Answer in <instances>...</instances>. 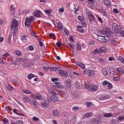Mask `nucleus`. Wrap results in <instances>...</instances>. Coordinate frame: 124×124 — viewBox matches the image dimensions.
<instances>
[{
	"label": "nucleus",
	"mask_w": 124,
	"mask_h": 124,
	"mask_svg": "<svg viewBox=\"0 0 124 124\" xmlns=\"http://www.w3.org/2000/svg\"><path fill=\"white\" fill-rule=\"evenodd\" d=\"M89 20L88 22L89 24H91V25H93V22L95 21V18H94V16L93 17H89Z\"/></svg>",
	"instance_id": "nucleus-17"
},
{
	"label": "nucleus",
	"mask_w": 124,
	"mask_h": 124,
	"mask_svg": "<svg viewBox=\"0 0 124 124\" xmlns=\"http://www.w3.org/2000/svg\"><path fill=\"white\" fill-rule=\"evenodd\" d=\"M42 13L41 11L39 10H37L35 13H34V16H36V17H40V14Z\"/></svg>",
	"instance_id": "nucleus-25"
},
{
	"label": "nucleus",
	"mask_w": 124,
	"mask_h": 124,
	"mask_svg": "<svg viewBox=\"0 0 124 124\" xmlns=\"http://www.w3.org/2000/svg\"><path fill=\"white\" fill-rule=\"evenodd\" d=\"M16 123L17 124H24V123L21 120H17Z\"/></svg>",
	"instance_id": "nucleus-58"
},
{
	"label": "nucleus",
	"mask_w": 124,
	"mask_h": 124,
	"mask_svg": "<svg viewBox=\"0 0 124 124\" xmlns=\"http://www.w3.org/2000/svg\"><path fill=\"white\" fill-rule=\"evenodd\" d=\"M101 121V118H95L91 120V123H99Z\"/></svg>",
	"instance_id": "nucleus-13"
},
{
	"label": "nucleus",
	"mask_w": 124,
	"mask_h": 124,
	"mask_svg": "<svg viewBox=\"0 0 124 124\" xmlns=\"http://www.w3.org/2000/svg\"><path fill=\"white\" fill-rule=\"evenodd\" d=\"M5 111H10V108L9 107V106H6L5 108Z\"/></svg>",
	"instance_id": "nucleus-64"
},
{
	"label": "nucleus",
	"mask_w": 124,
	"mask_h": 124,
	"mask_svg": "<svg viewBox=\"0 0 124 124\" xmlns=\"http://www.w3.org/2000/svg\"><path fill=\"white\" fill-rule=\"evenodd\" d=\"M73 74H74V75H75V76H80L81 75V74L78 73L75 71L73 72Z\"/></svg>",
	"instance_id": "nucleus-48"
},
{
	"label": "nucleus",
	"mask_w": 124,
	"mask_h": 124,
	"mask_svg": "<svg viewBox=\"0 0 124 124\" xmlns=\"http://www.w3.org/2000/svg\"><path fill=\"white\" fill-rule=\"evenodd\" d=\"M73 110H74V112H77L78 110H79V107H73L72 108Z\"/></svg>",
	"instance_id": "nucleus-39"
},
{
	"label": "nucleus",
	"mask_w": 124,
	"mask_h": 124,
	"mask_svg": "<svg viewBox=\"0 0 124 124\" xmlns=\"http://www.w3.org/2000/svg\"><path fill=\"white\" fill-rule=\"evenodd\" d=\"M51 100L53 101V102H56L58 101V97L56 96H51Z\"/></svg>",
	"instance_id": "nucleus-30"
},
{
	"label": "nucleus",
	"mask_w": 124,
	"mask_h": 124,
	"mask_svg": "<svg viewBox=\"0 0 124 124\" xmlns=\"http://www.w3.org/2000/svg\"><path fill=\"white\" fill-rule=\"evenodd\" d=\"M24 93H27V94H31V91L26 90L24 92Z\"/></svg>",
	"instance_id": "nucleus-52"
},
{
	"label": "nucleus",
	"mask_w": 124,
	"mask_h": 124,
	"mask_svg": "<svg viewBox=\"0 0 124 124\" xmlns=\"http://www.w3.org/2000/svg\"><path fill=\"white\" fill-rule=\"evenodd\" d=\"M92 116H93V113L92 112L86 113L84 115L83 118L87 119V118H90V117H92Z\"/></svg>",
	"instance_id": "nucleus-14"
},
{
	"label": "nucleus",
	"mask_w": 124,
	"mask_h": 124,
	"mask_svg": "<svg viewBox=\"0 0 124 124\" xmlns=\"http://www.w3.org/2000/svg\"><path fill=\"white\" fill-rule=\"evenodd\" d=\"M34 99H37L38 100H40L41 99V94L39 93H37L34 95L33 96Z\"/></svg>",
	"instance_id": "nucleus-15"
},
{
	"label": "nucleus",
	"mask_w": 124,
	"mask_h": 124,
	"mask_svg": "<svg viewBox=\"0 0 124 124\" xmlns=\"http://www.w3.org/2000/svg\"><path fill=\"white\" fill-rule=\"evenodd\" d=\"M77 49L78 51H80L81 49H82L81 47V44H80L79 42L77 43Z\"/></svg>",
	"instance_id": "nucleus-26"
},
{
	"label": "nucleus",
	"mask_w": 124,
	"mask_h": 124,
	"mask_svg": "<svg viewBox=\"0 0 124 124\" xmlns=\"http://www.w3.org/2000/svg\"><path fill=\"white\" fill-rule=\"evenodd\" d=\"M112 88H113V85H112V84L109 82V83H108V89L111 90V89H112Z\"/></svg>",
	"instance_id": "nucleus-49"
},
{
	"label": "nucleus",
	"mask_w": 124,
	"mask_h": 124,
	"mask_svg": "<svg viewBox=\"0 0 124 124\" xmlns=\"http://www.w3.org/2000/svg\"><path fill=\"white\" fill-rule=\"evenodd\" d=\"M92 85L86 84V85H85V88H86V89H90V90H91V88H92Z\"/></svg>",
	"instance_id": "nucleus-47"
},
{
	"label": "nucleus",
	"mask_w": 124,
	"mask_h": 124,
	"mask_svg": "<svg viewBox=\"0 0 124 124\" xmlns=\"http://www.w3.org/2000/svg\"><path fill=\"white\" fill-rule=\"evenodd\" d=\"M97 19H98V21L101 23H103V20H102V18H101V17L99 16H96Z\"/></svg>",
	"instance_id": "nucleus-35"
},
{
	"label": "nucleus",
	"mask_w": 124,
	"mask_h": 124,
	"mask_svg": "<svg viewBox=\"0 0 124 124\" xmlns=\"http://www.w3.org/2000/svg\"><path fill=\"white\" fill-rule=\"evenodd\" d=\"M88 17H89V18H92L94 16H93V14H92V13L89 12L88 13Z\"/></svg>",
	"instance_id": "nucleus-53"
},
{
	"label": "nucleus",
	"mask_w": 124,
	"mask_h": 124,
	"mask_svg": "<svg viewBox=\"0 0 124 124\" xmlns=\"http://www.w3.org/2000/svg\"><path fill=\"white\" fill-rule=\"evenodd\" d=\"M51 81L52 82H55V81H59V78H54L51 79Z\"/></svg>",
	"instance_id": "nucleus-62"
},
{
	"label": "nucleus",
	"mask_w": 124,
	"mask_h": 124,
	"mask_svg": "<svg viewBox=\"0 0 124 124\" xmlns=\"http://www.w3.org/2000/svg\"><path fill=\"white\" fill-rule=\"evenodd\" d=\"M110 41V37L109 36H104V37L102 39V40L101 41V42H104V43H108Z\"/></svg>",
	"instance_id": "nucleus-8"
},
{
	"label": "nucleus",
	"mask_w": 124,
	"mask_h": 124,
	"mask_svg": "<svg viewBox=\"0 0 124 124\" xmlns=\"http://www.w3.org/2000/svg\"><path fill=\"white\" fill-rule=\"evenodd\" d=\"M63 11H64V8L61 7L59 9V12H60L61 13H62L63 12Z\"/></svg>",
	"instance_id": "nucleus-61"
},
{
	"label": "nucleus",
	"mask_w": 124,
	"mask_h": 124,
	"mask_svg": "<svg viewBox=\"0 0 124 124\" xmlns=\"http://www.w3.org/2000/svg\"><path fill=\"white\" fill-rule=\"evenodd\" d=\"M64 31L66 35H69V31H68L66 28L64 29Z\"/></svg>",
	"instance_id": "nucleus-42"
},
{
	"label": "nucleus",
	"mask_w": 124,
	"mask_h": 124,
	"mask_svg": "<svg viewBox=\"0 0 124 124\" xmlns=\"http://www.w3.org/2000/svg\"><path fill=\"white\" fill-rule=\"evenodd\" d=\"M117 71H118L119 73H120V74H124V70L121 68H118L117 69Z\"/></svg>",
	"instance_id": "nucleus-32"
},
{
	"label": "nucleus",
	"mask_w": 124,
	"mask_h": 124,
	"mask_svg": "<svg viewBox=\"0 0 124 124\" xmlns=\"http://www.w3.org/2000/svg\"><path fill=\"white\" fill-rule=\"evenodd\" d=\"M95 0H88L87 2L91 9H94Z\"/></svg>",
	"instance_id": "nucleus-4"
},
{
	"label": "nucleus",
	"mask_w": 124,
	"mask_h": 124,
	"mask_svg": "<svg viewBox=\"0 0 124 124\" xmlns=\"http://www.w3.org/2000/svg\"><path fill=\"white\" fill-rule=\"evenodd\" d=\"M110 82L107 80H105L102 82V85L104 86H107L108 85Z\"/></svg>",
	"instance_id": "nucleus-37"
},
{
	"label": "nucleus",
	"mask_w": 124,
	"mask_h": 124,
	"mask_svg": "<svg viewBox=\"0 0 124 124\" xmlns=\"http://www.w3.org/2000/svg\"><path fill=\"white\" fill-rule=\"evenodd\" d=\"M108 61H109V62H112V61H115V58L113 57H109Z\"/></svg>",
	"instance_id": "nucleus-56"
},
{
	"label": "nucleus",
	"mask_w": 124,
	"mask_h": 124,
	"mask_svg": "<svg viewBox=\"0 0 124 124\" xmlns=\"http://www.w3.org/2000/svg\"><path fill=\"white\" fill-rule=\"evenodd\" d=\"M97 40H98V41H100V42L102 40V39L104 37V36H102L98 34L97 35Z\"/></svg>",
	"instance_id": "nucleus-34"
},
{
	"label": "nucleus",
	"mask_w": 124,
	"mask_h": 124,
	"mask_svg": "<svg viewBox=\"0 0 124 124\" xmlns=\"http://www.w3.org/2000/svg\"><path fill=\"white\" fill-rule=\"evenodd\" d=\"M104 3L105 5H106L107 6H109L111 5V0H104Z\"/></svg>",
	"instance_id": "nucleus-18"
},
{
	"label": "nucleus",
	"mask_w": 124,
	"mask_h": 124,
	"mask_svg": "<svg viewBox=\"0 0 124 124\" xmlns=\"http://www.w3.org/2000/svg\"><path fill=\"white\" fill-rule=\"evenodd\" d=\"M62 43L60 41H58V43H56V46L57 47H61V45H62Z\"/></svg>",
	"instance_id": "nucleus-54"
},
{
	"label": "nucleus",
	"mask_w": 124,
	"mask_h": 124,
	"mask_svg": "<svg viewBox=\"0 0 124 124\" xmlns=\"http://www.w3.org/2000/svg\"><path fill=\"white\" fill-rule=\"evenodd\" d=\"M93 55H97L99 53V50H98L97 48L95 49L92 52Z\"/></svg>",
	"instance_id": "nucleus-29"
},
{
	"label": "nucleus",
	"mask_w": 124,
	"mask_h": 124,
	"mask_svg": "<svg viewBox=\"0 0 124 124\" xmlns=\"http://www.w3.org/2000/svg\"><path fill=\"white\" fill-rule=\"evenodd\" d=\"M16 54L17 56H21V55H22V52L19 50H16Z\"/></svg>",
	"instance_id": "nucleus-45"
},
{
	"label": "nucleus",
	"mask_w": 124,
	"mask_h": 124,
	"mask_svg": "<svg viewBox=\"0 0 124 124\" xmlns=\"http://www.w3.org/2000/svg\"><path fill=\"white\" fill-rule=\"evenodd\" d=\"M13 113H14L15 114H16V115H18V114H19L18 113V111H17V110L16 108L13 109Z\"/></svg>",
	"instance_id": "nucleus-60"
},
{
	"label": "nucleus",
	"mask_w": 124,
	"mask_h": 124,
	"mask_svg": "<svg viewBox=\"0 0 124 124\" xmlns=\"http://www.w3.org/2000/svg\"><path fill=\"white\" fill-rule=\"evenodd\" d=\"M48 69L50 70V71H57V70H59L60 69V66H56L55 67H48Z\"/></svg>",
	"instance_id": "nucleus-10"
},
{
	"label": "nucleus",
	"mask_w": 124,
	"mask_h": 124,
	"mask_svg": "<svg viewBox=\"0 0 124 124\" xmlns=\"http://www.w3.org/2000/svg\"><path fill=\"white\" fill-rule=\"evenodd\" d=\"M23 100L25 102L30 103V102L31 101V98H29V97L27 96H25L23 98Z\"/></svg>",
	"instance_id": "nucleus-22"
},
{
	"label": "nucleus",
	"mask_w": 124,
	"mask_h": 124,
	"mask_svg": "<svg viewBox=\"0 0 124 124\" xmlns=\"http://www.w3.org/2000/svg\"><path fill=\"white\" fill-rule=\"evenodd\" d=\"M94 6L95 8H96V10H97V11H98L99 12L101 13V11H102V8H103L101 5L98 4Z\"/></svg>",
	"instance_id": "nucleus-12"
},
{
	"label": "nucleus",
	"mask_w": 124,
	"mask_h": 124,
	"mask_svg": "<svg viewBox=\"0 0 124 124\" xmlns=\"http://www.w3.org/2000/svg\"><path fill=\"white\" fill-rule=\"evenodd\" d=\"M87 75L89 77H92V76H94V71L89 70L86 72Z\"/></svg>",
	"instance_id": "nucleus-9"
},
{
	"label": "nucleus",
	"mask_w": 124,
	"mask_h": 124,
	"mask_svg": "<svg viewBox=\"0 0 124 124\" xmlns=\"http://www.w3.org/2000/svg\"><path fill=\"white\" fill-rule=\"evenodd\" d=\"M7 90H9V91H12L13 90V87L11 86V85L8 84L7 86Z\"/></svg>",
	"instance_id": "nucleus-38"
},
{
	"label": "nucleus",
	"mask_w": 124,
	"mask_h": 124,
	"mask_svg": "<svg viewBox=\"0 0 124 124\" xmlns=\"http://www.w3.org/2000/svg\"><path fill=\"white\" fill-rule=\"evenodd\" d=\"M113 11L114 13H116V14L119 13V11L118 10V9H117L116 8L113 9Z\"/></svg>",
	"instance_id": "nucleus-63"
},
{
	"label": "nucleus",
	"mask_w": 124,
	"mask_h": 124,
	"mask_svg": "<svg viewBox=\"0 0 124 124\" xmlns=\"http://www.w3.org/2000/svg\"><path fill=\"white\" fill-rule=\"evenodd\" d=\"M105 52V48L102 47L99 49V53H104Z\"/></svg>",
	"instance_id": "nucleus-41"
},
{
	"label": "nucleus",
	"mask_w": 124,
	"mask_h": 124,
	"mask_svg": "<svg viewBox=\"0 0 124 124\" xmlns=\"http://www.w3.org/2000/svg\"><path fill=\"white\" fill-rule=\"evenodd\" d=\"M59 74H60L61 76H63V77H67V75H68V73L66 72H63V71L62 70H59Z\"/></svg>",
	"instance_id": "nucleus-7"
},
{
	"label": "nucleus",
	"mask_w": 124,
	"mask_h": 124,
	"mask_svg": "<svg viewBox=\"0 0 124 124\" xmlns=\"http://www.w3.org/2000/svg\"><path fill=\"white\" fill-rule=\"evenodd\" d=\"M34 77H35L34 76V75H33L32 74H30L27 76V78H28V79H29V80H31L32 78H34Z\"/></svg>",
	"instance_id": "nucleus-33"
},
{
	"label": "nucleus",
	"mask_w": 124,
	"mask_h": 124,
	"mask_svg": "<svg viewBox=\"0 0 124 124\" xmlns=\"http://www.w3.org/2000/svg\"><path fill=\"white\" fill-rule=\"evenodd\" d=\"M68 45L70 48H72V49H74V47H75L74 46V44H72L71 43H68Z\"/></svg>",
	"instance_id": "nucleus-50"
},
{
	"label": "nucleus",
	"mask_w": 124,
	"mask_h": 124,
	"mask_svg": "<svg viewBox=\"0 0 124 124\" xmlns=\"http://www.w3.org/2000/svg\"><path fill=\"white\" fill-rule=\"evenodd\" d=\"M50 93L51 94H52V96H57V95H58V93L55 92H54V91L52 90L51 92H50Z\"/></svg>",
	"instance_id": "nucleus-40"
},
{
	"label": "nucleus",
	"mask_w": 124,
	"mask_h": 124,
	"mask_svg": "<svg viewBox=\"0 0 124 124\" xmlns=\"http://www.w3.org/2000/svg\"><path fill=\"white\" fill-rule=\"evenodd\" d=\"M71 122L76 123V117L74 116H72L71 117Z\"/></svg>",
	"instance_id": "nucleus-36"
},
{
	"label": "nucleus",
	"mask_w": 124,
	"mask_h": 124,
	"mask_svg": "<svg viewBox=\"0 0 124 124\" xmlns=\"http://www.w3.org/2000/svg\"><path fill=\"white\" fill-rule=\"evenodd\" d=\"M29 48L30 49V51H33V50H34V48L32 46H29Z\"/></svg>",
	"instance_id": "nucleus-57"
},
{
	"label": "nucleus",
	"mask_w": 124,
	"mask_h": 124,
	"mask_svg": "<svg viewBox=\"0 0 124 124\" xmlns=\"http://www.w3.org/2000/svg\"><path fill=\"white\" fill-rule=\"evenodd\" d=\"M104 117L105 118H112V117H113V114H112V113H105Z\"/></svg>",
	"instance_id": "nucleus-19"
},
{
	"label": "nucleus",
	"mask_w": 124,
	"mask_h": 124,
	"mask_svg": "<svg viewBox=\"0 0 124 124\" xmlns=\"http://www.w3.org/2000/svg\"><path fill=\"white\" fill-rule=\"evenodd\" d=\"M52 113L54 116H56V117H59V116H60V114H59V111H58V110H53Z\"/></svg>",
	"instance_id": "nucleus-28"
},
{
	"label": "nucleus",
	"mask_w": 124,
	"mask_h": 124,
	"mask_svg": "<svg viewBox=\"0 0 124 124\" xmlns=\"http://www.w3.org/2000/svg\"><path fill=\"white\" fill-rule=\"evenodd\" d=\"M77 31L79 33H84V30L83 29H78Z\"/></svg>",
	"instance_id": "nucleus-51"
},
{
	"label": "nucleus",
	"mask_w": 124,
	"mask_h": 124,
	"mask_svg": "<svg viewBox=\"0 0 124 124\" xmlns=\"http://www.w3.org/2000/svg\"><path fill=\"white\" fill-rule=\"evenodd\" d=\"M98 86L97 85H92L91 86V88L90 89V91L91 92H96V90H97Z\"/></svg>",
	"instance_id": "nucleus-16"
},
{
	"label": "nucleus",
	"mask_w": 124,
	"mask_h": 124,
	"mask_svg": "<svg viewBox=\"0 0 124 124\" xmlns=\"http://www.w3.org/2000/svg\"><path fill=\"white\" fill-rule=\"evenodd\" d=\"M113 80H114V81H119L120 78H119V77H114Z\"/></svg>",
	"instance_id": "nucleus-55"
},
{
	"label": "nucleus",
	"mask_w": 124,
	"mask_h": 124,
	"mask_svg": "<svg viewBox=\"0 0 124 124\" xmlns=\"http://www.w3.org/2000/svg\"><path fill=\"white\" fill-rule=\"evenodd\" d=\"M31 18L27 17L25 19V27H30L31 26Z\"/></svg>",
	"instance_id": "nucleus-6"
},
{
	"label": "nucleus",
	"mask_w": 124,
	"mask_h": 124,
	"mask_svg": "<svg viewBox=\"0 0 124 124\" xmlns=\"http://www.w3.org/2000/svg\"><path fill=\"white\" fill-rule=\"evenodd\" d=\"M82 25L84 26V28H87V23L85 21H83L81 22Z\"/></svg>",
	"instance_id": "nucleus-59"
},
{
	"label": "nucleus",
	"mask_w": 124,
	"mask_h": 124,
	"mask_svg": "<svg viewBox=\"0 0 124 124\" xmlns=\"http://www.w3.org/2000/svg\"><path fill=\"white\" fill-rule=\"evenodd\" d=\"M109 98H110V96H109L108 94H106L104 96L100 97L99 99V100H106L107 99H109Z\"/></svg>",
	"instance_id": "nucleus-11"
},
{
	"label": "nucleus",
	"mask_w": 124,
	"mask_h": 124,
	"mask_svg": "<svg viewBox=\"0 0 124 124\" xmlns=\"http://www.w3.org/2000/svg\"><path fill=\"white\" fill-rule=\"evenodd\" d=\"M103 74L105 76H107L108 75V73H107V69H106V67H104L103 69Z\"/></svg>",
	"instance_id": "nucleus-23"
},
{
	"label": "nucleus",
	"mask_w": 124,
	"mask_h": 124,
	"mask_svg": "<svg viewBox=\"0 0 124 124\" xmlns=\"http://www.w3.org/2000/svg\"><path fill=\"white\" fill-rule=\"evenodd\" d=\"M58 28H59V29H60V30H62V23L61 22H59L58 23Z\"/></svg>",
	"instance_id": "nucleus-43"
},
{
	"label": "nucleus",
	"mask_w": 124,
	"mask_h": 124,
	"mask_svg": "<svg viewBox=\"0 0 124 124\" xmlns=\"http://www.w3.org/2000/svg\"><path fill=\"white\" fill-rule=\"evenodd\" d=\"M32 120L33 121H34V122H38V121H39V118L35 116H34L32 117Z\"/></svg>",
	"instance_id": "nucleus-44"
},
{
	"label": "nucleus",
	"mask_w": 124,
	"mask_h": 124,
	"mask_svg": "<svg viewBox=\"0 0 124 124\" xmlns=\"http://www.w3.org/2000/svg\"><path fill=\"white\" fill-rule=\"evenodd\" d=\"M100 34L101 35H108L107 36H112L113 32L111 31V30L109 28L104 29L103 31H100Z\"/></svg>",
	"instance_id": "nucleus-2"
},
{
	"label": "nucleus",
	"mask_w": 124,
	"mask_h": 124,
	"mask_svg": "<svg viewBox=\"0 0 124 124\" xmlns=\"http://www.w3.org/2000/svg\"><path fill=\"white\" fill-rule=\"evenodd\" d=\"M46 101L48 102V104H51V102H52V97L49 96H46Z\"/></svg>",
	"instance_id": "nucleus-24"
},
{
	"label": "nucleus",
	"mask_w": 124,
	"mask_h": 124,
	"mask_svg": "<svg viewBox=\"0 0 124 124\" xmlns=\"http://www.w3.org/2000/svg\"><path fill=\"white\" fill-rule=\"evenodd\" d=\"M52 10L51 9L46 10L45 12L47 14H51L52 13Z\"/></svg>",
	"instance_id": "nucleus-46"
},
{
	"label": "nucleus",
	"mask_w": 124,
	"mask_h": 124,
	"mask_svg": "<svg viewBox=\"0 0 124 124\" xmlns=\"http://www.w3.org/2000/svg\"><path fill=\"white\" fill-rule=\"evenodd\" d=\"M41 105L45 109H47V108H49V105L45 102H42Z\"/></svg>",
	"instance_id": "nucleus-21"
},
{
	"label": "nucleus",
	"mask_w": 124,
	"mask_h": 124,
	"mask_svg": "<svg viewBox=\"0 0 124 124\" xmlns=\"http://www.w3.org/2000/svg\"><path fill=\"white\" fill-rule=\"evenodd\" d=\"M11 9V15L12 16H14L15 15V11H16V8H15V6L14 5H11L10 7Z\"/></svg>",
	"instance_id": "nucleus-5"
},
{
	"label": "nucleus",
	"mask_w": 124,
	"mask_h": 124,
	"mask_svg": "<svg viewBox=\"0 0 124 124\" xmlns=\"http://www.w3.org/2000/svg\"><path fill=\"white\" fill-rule=\"evenodd\" d=\"M77 64H78V65H79L80 67L82 68V69H84L85 68V64H84L80 62H78L77 63Z\"/></svg>",
	"instance_id": "nucleus-27"
},
{
	"label": "nucleus",
	"mask_w": 124,
	"mask_h": 124,
	"mask_svg": "<svg viewBox=\"0 0 124 124\" xmlns=\"http://www.w3.org/2000/svg\"><path fill=\"white\" fill-rule=\"evenodd\" d=\"M28 38H29V36L27 35H24L21 37V39L22 41H24V40H25V41L27 42L28 41Z\"/></svg>",
	"instance_id": "nucleus-20"
},
{
	"label": "nucleus",
	"mask_w": 124,
	"mask_h": 124,
	"mask_svg": "<svg viewBox=\"0 0 124 124\" xmlns=\"http://www.w3.org/2000/svg\"><path fill=\"white\" fill-rule=\"evenodd\" d=\"M18 26H19V22H18L16 19H13L12 21V24L11 25V29H14L13 36L16 35V33H17V31H18Z\"/></svg>",
	"instance_id": "nucleus-1"
},
{
	"label": "nucleus",
	"mask_w": 124,
	"mask_h": 124,
	"mask_svg": "<svg viewBox=\"0 0 124 124\" xmlns=\"http://www.w3.org/2000/svg\"><path fill=\"white\" fill-rule=\"evenodd\" d=\"M11 37H12V35H11V34H9L7 38L8 43L9 45H11Z\"/></svg>",
	"instance_id": "nucleus-31"
},
{
	"label": "nucleus",
	"mask_w": 124,
	"mask_h": 124,
	"mask_svg": "<svg viewBox=\"0 0 124 124\" xmlns=\"http://www.w3.org/2000/svg\"><path fill=\"white\" fill-rule=\"evenodd\" d=\"M112 30H114L115 33H121L122 31V26L118 25L116 23L112 24Z\"/></svg>",
	"instance_id": "nucleus-3"
}]
</instances>
